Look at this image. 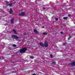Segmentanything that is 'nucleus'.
<instances>
[{
    "instance_id": "f257e3e1",
    "label": "nucleus",
    "mask_w": 75,
    "mask_h": 75,
    "mask_svg": "<svg viewBox=\"0 0 75 75\" xmlns=\"http://www.w3.org/2000/svg\"><path fill=\"white\" fill-rule=\"evenodd\" d=\"M27 50V48L26 47H25L22 49H21L20 51V52H21V53H23L25 52Z\"/></svg>"
},
{
    "instance_id": "f03ea898",
    "label": "nucleus",
    "mask_w": 75,
    "mask_h": 75,
    "mask_svg": "<svg viewBox=\"0 0 75 75\" xmlns=\"http://www.w3.org/2000/svg\"><path fill=\"white\" fill-rule=\"evenodd\" d=\"M44 45L45 47H48V44L47 42H45L44 43Z\"/></svg>"
},
{
    "instance_id": "7ed1b4c3",
    "label": "nucleus",
    "mask_w": 75,
    "mask_h": 75,
    "mask_svg": "<svg viewBox=\"0 0 75 75\" xmlns=\"http://www.w3.org/2000/svg\"><path fill=\"white\" fill-rule=\"evenodd\" d=\"M25 13L22 12L19 14V15L20 16H24V15H25Z\"/></svg>"
},
{
    "instance_id": "20e7f679",
    "label": "nucleus",
    "mask_w": 75,
    "mask_h": 75,
    "mask_svg": "<svg viewBox=\"0 0 75 75\" xmlns=\"http://www.w3.org/2000/svg\"><path fill=\"white\" fill-rule=\"evenodd\" d=\"M12 37L13 38H15V39H18V37L16 36L15 35H13L12 36Z\"/></svg>"
},
{
    "instance_id": "39448f33",
    "label": "nucleus",
    "mask_w": 75,
    "mask_h": 75,
    "mask_svg": "<svg viewBox=\"0 0 75 75\" xmlns=\"http://www.w3.org/2000/svg\"><path fill=\"white\" fill-rule=\"evenodd\" d=\"M13 10H12V8H10V10L9 11V13L10 14H12V13H13Z\"/></svg>"
},
{
    "instance_id": "423d86ee",
    "label": "nucleus",
    "mask_w": 75,
    "mask_h": 75,
    "mask_svg": "<svg viewBox=\"0 0 75 75\" xmlns=\"http://www.w3.org/2000/svg\"><path fill=\"white\" fill-rule=\"evenodd\" d=\"M71 65H72V66H75V62H74L72 63H71Z\"/></svg>"
},
{
    "instance_id": "0eeeda50",
    "label": "nucleus",
    "mask_w": 75,
    "mask_h": 75,
    "mask_svg": "<svg viewBox=\"0 0 75 75\" xmlns=\"http://www.w3.org/2000/svg\"><path fill=\"white\" fill-rule=\"evenodd\" d=\"M34 33H36V34H38V32L37 30L35 29H34Z\"/></svg>"
},
{
    "instance_id": "6e6552de",
    "label": "nucleus",
    "mask_w": 75,
    "mask_h": 75,
    "mask_svg": "<svg viewBox=\"0 0 75 75\" xmlns=\"http://www.w3.org/2000/svg\"><path fill=\"white\" fill-rule=\"evenodd\" d=\"M14 18L12 19L11 20V23L12 24H14Z\"/></svg>"
},
{
    "instance_id": "1a4fd4ad",
    "label": "nucleus",
    "mask_w": 75,
    "mask_h": 75,
    "mask_svg": "<svg viewBox=\"0 0 75 75\" xmlns=\"http://www.w3.org/2000/svg\"><path fill=\"white\" fill-rule=\"evenodd\" d=\"M40 46H42V47H44V44L42 43H40Z\"/></svg>"
},
{
    "instance_id": "9d476101",
    "label": "nucleus",
    "mask_w": 75,
    "mask_h": 75,
    "mask_svg": "<svg viewBox=\"0 0 75 75\" xmlns=\"http://www.w3.org/2000/svg\"><path fill=\"white\" fill-rule=\"evenodd\" d=\"M13 31L14 32V33L15 34H17V32L15 30H13Z\"/></svg>"
},
{
    "instance_id": "9b49d317",
    "label": "nucleus",
    "mask_w": 75,
    "mask_h": 75,
    "mask_svg": "<svg viewBox=\"0 0 75 75\" xmlns=\"http://www.w3.org/2000/svg\"><path fill=\"white\" fill-rule=\"evenodd\" d=\"M30 58L31 59H33V58H34V57H33V56H30Z\"/></svg>"
},
{
    "instance_id": "f8f14e48",
    "label": "nucleus",
    "mask_w": 75,
    "mask_h": 75,
    "mask_svg": "<svg viewBox=\"0 0 75 75\" xmlns=\"http://www.w3.org/2000/svg\"><path fill=\"white\" fill-rule=\"evenodd\" d=\"M72 36H70L68 38V40H70V39H71V38H72Z\"/></svg>"
},
{
    "instance_id": "ddd939ff",
    "label": "nucleus",
    "mask_w": 75,
    "mask_h": 75,
    "mask_svg": "<svg viewBox=\"0 0 75 75\" xmlns=\"http://www.w3.org/2000/svg\"><path fill=\"white\" fill-rule=\"evenodd\" d=\"M68 18V17H64L63 18L64 20H67Z\"/></svg>"
},
{
    "instance_id": "4468645a",
    "label": "nucleus",
    "mask_w": 75,
    "mask_h": 75,
    "mask_svg": "<svg viewBox=\"0 0 75 75\" xmlns=\"http://www.w3.org/2000/svg\"><path fill=\"white\" fill-rule=\"evenodd\" d=\"M13 5V3H11L10 4H8V6H12Z\"/></svg>"
},
{
    "instance_id": "2eb2a0df",
    "label": "nucleus",
    "mask_w": 75,
    "mask_h": 75,
    "mask_svg": "<svg viewBox=\"0 0 75 75\" xmlns=\"http://www.w3.org/2000/svg\"><path fill=\"white\" fill-rule=\"evenodd\" d=\"M54 18L55 19L56 21H58V18H56L55 17H54Z\"/></svg>"
},
{
    "instance_id": "dca6fc26",
    "label": "nucleus",
    "mask_w": 75,
    "mask_h": 75,
    "mask_svg": "<svg viewBox=\"0 0 75 75\" xmlns=\"http://www.w3.org/2000/svg\"><path fill=\"white\" fill-rule=\"evenodd\" d=\"M43 33L44 35H47V33Z\"/></svg>"
},
{
    "instance_id": "f3484780",
    "label": "nucleus",
    "mask_w": 75,
    "mask_h": 75,
    "mask_svg": "<svg viewBox=\"0 0 75 75\" xmlns=\"http://www.w3.org/2000/svg\"><path fill=\"white\" fill-rule=\"evenodd\" d=\"M13 47H16V45L15 44H14L13 45Z\"/></svg>"
},
{
    "instance_id": "a211bd4d",
    "label": "nucleus",
    "mask_w": 75,
    "mask_h": 75,
    "mask_svg": "<svg viewBox=\"0 0 75 75\" xmlns=\"http://www.w3.org/2000/svg\"><path fill=\"white\" fill-rule=\"evenodd\" d=\"M66 44V43L64 42V43H63V45H65Z\"/></svg>"
},
{
    "instance_id": "6ab92c4d",
    "label": "nucleus",
    "mask_w": 75,
    "mask_h": 75,
    "mask_svg": "<svg viewBox=\"0 0 75 75\" xmlns=\"http://www.w3.org/2000/svg\"><path fill=\"white\" fill-rule=\"evenodd\" d=\"M50 57H51V58H52V55L50 54Z\"/></svg>"
},
{
    "instance_id": "aec40b11",
    "label": "nucleus",
    "mask_w": 75,
    "mask_h": 75,
    "mask_svg": "<svg viewBox=\"0 0 75 75\" xmlns=\"http://www.w3.org/2000/svg\"><path fill=\"white\" fill-rule=\"evenodd\" d=\"M52 64H55V62H52Z\"/></svg>"
},
{
    "instance_id": "412c9836",
    "label": "nucleus",
    "mask_w": 75,
    "mask_h": 75,
    "mask_svg": "<svg viewBox=\"0 0 75 75\" xmlns=\"http://www.w3.org/2000/svg\"><path fill=\"white\" fill-rule=\"evenodd\" d=\"M68 16L69 17H70L71 16V15H68Z\"/></svg>"
},
{
    "instance_id": "4be33fe9",
    "label": "nucleus",
    "mask_w": 75,
    "mask_h": 75,
    "mask_svg": "<svg viewBox=\"0 0 75 75\" xmlns=\"http://www.w3.org/2000/svg\"><path fill=\"white\" fill-rule=\"evenodd\" d=\"M61 34H63V32H61Z\"/></svg>"
},
{
    "instance_id": "5701e85b",
    "label": "nucleus",
    "mask_w": 75,
    "mask_h": 75,
    "mask_svg": "<svg viewBox=\"0 0 75 75\" xmlns=\"http://www.w3.org/2000/svg\"><path fill=\"white\" fill-rule=\"evenodd\" d=\"M26 33H24V35H26Z\"/></svg>"
},
{
    "instance_id": "b1692460",
    "label": "nucleus",
    "mask_w": 75,
    "mask_h": 75,
    "mask_svg": "<svg viewBox=\"0 0 75 75\" xmlns=\"http://www.w3.org/2000/svg\"><path fill=\"white\" fill-rule=\"evenodd\" d=\"M42 28H44V26H42Z\"/></svg>"
},
{
    "instance_id": "393cba45",
    "label": "nucleus",
    "mask_w": 75,
    "mask_h": 75,
    "mask_svg": "<svg viewBox=\"0 0 75 75\" xmlns=\"http://www.w3.org/2000/svg\"><path fill=\"white\" fill-rule=\"evenodd\" d=\"M33 75H36L35 74H33Z\"/></svg>"
},
{
    "instance_id": "a878e982",
    "label": "nucleus",
    "mask_w": 75,
    "mask_h": 75,
    "mask_svg": "<svg viewBox=\"0 0 75 75\" xmlns=\"http://www.w3.org/2000/svg\"><path fill=\"white\" fill-rule=\"evenodd\" d=\"M6 2L7 3H8V2L7 1H6Z\"/></svg>"
},
{
    "instance_id": "bb28decb",
    "label": "nucleus",
    "mask_w": 75,
    "mask_h": 75,
    "mask_svg": "<svg viewBox=\"0 0 75 75\" xmlns=\"http://www.w3.org/2000/svg\"><path fill=\"white\" fill-rule=\"evenodd\" d=\"M43 8L44 9V10H45V8Z\"/></svg>"
},
{
    "instance_id": "cd10ccee",
    "label": "nucleus",
    "mask_w": 75,
    "mask_h": 75,
    "mask_svg": "<svg viewBox=\"0 0 75 75\" xmlns=\"http://www.w3.org/2000/svg\"><path fill=\"white\" fill-rule=\"evenodd\" d=\"M0 59H1V57H0Z\"/></svg>"
}]
</instances>
